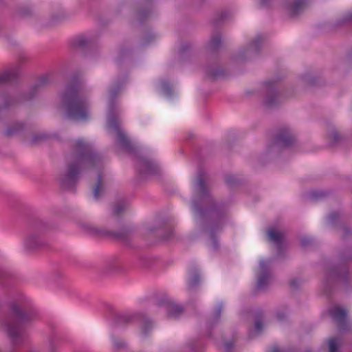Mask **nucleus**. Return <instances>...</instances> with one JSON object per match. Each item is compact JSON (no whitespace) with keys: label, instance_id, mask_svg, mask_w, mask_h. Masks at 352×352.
Here are the masks:
<instances>
[{"label":"nucleus","instance_id":"1","mask_svg":"<svg viewBox=\"0 0 352 352\" xmlns=\"http://www.w3.org/2000/svg\"><path fill=\"white\" fill-rule=\"evenodd\" d=\"M100 165V159L93 152L91 146L83 140H78L76 142L74 162L69 163L68 172L61 182L62 186L65 188L74 186L81 168H91Z\"/></svg>","mask_w":352,"mask_h":352},{"label":"nucleus","instance_id":"2","mask_svg":"<svg viewBox=\"0 0 352 352\" xmlns=\"http://www.w3.org/2000/svg\"><path fill=\"white\" fill-rule=\"evenodd\" d=\"M63 107L67 116L76 120H86L89 118V104L78 82H73L61 97Z\"/></svg>","mask_w":352,"mask_h":352},{"label":"nucleus","instance_id":"3","mask_svg":"<svg viewBox=\"0 0 352 352\" xmlns=\"http://www.w3.org/2000/svg\"><path fill=\"white\" fill-rule=\"evenodd\" d=\"M13 317L1 324V329L5 331L12 343L14 345L21 344L25 340V325L32 318V314L25 311L18 305H13Z\"/></svg>","mask_w":352,"mask_h":352},{"label":"nucleus","instance_id":"4","mask_svg":"<svg viewBox=\"0 0 352 352\" xmlns=\"http://www.w3.org/2000/svg\"><path fill=\"white\" fill-rule=\"evenodd\" d=\"M116 94V91L113 90L110 91L107 126L110 133L113 132L116 135L119 143L126 148L129 146V140L124 131L120 128V122L117 118L118 111L114 104V98Z\"/></svg>","mask_w":352,"mask_h":352},{"label":"nucleus","instance_id":"5","mask_svg":"<svg viewBox=\"0 0 352 352\" xmlns=\"http://www.w3.org/2000/svg\"><path fill=\"white\" fill-rule=\"evenodd\" d=\"M268 265L267 261H261L259 263V268L261 274L258 276L256 287L258 289H263L270 282V275L265 272Z\"/></svg>","mask_w":352,"mask_h":352},{"label":"nucleus","instance_id":"6","mask_svg":"<svg viewBox=\"0 0 352 352\" xmlns=\"http://www.w3.org/2000/svg\"><path fill=\"white\" fill-rule=\"evenodd\" d=\"M330 314L338 325L342 327L346 319V310L341 307L336 306L331 308Z\"/></svg>","mask_w":352,"mask_h":352},{"label":"nucleus","instance_id":"7","mask_svg":"<svg viewBox=\"0 0 352 352\" xmlns=\"http://www.w3.org/2000/svg\"><path fill=\"white\" fill-rule=\"evenodd\" d=\"M19 75L16 67L10 68L0 74V85L12 81Z\"/></svg>","mask_w":352,"mask_h":352},{"label":"nucleus","instance_id":"8","mask_svg":"<svg viewBox=\"0 0 352 352\" xmlns=\"http://www.w3.org/2000/svg\"><path fill=\"white\" fill-rule=\"evenodd\" d=\"M294 136L287 129H284L278 135L276 138L277 144L280 146H289L294 141Z\"/></svg>","mask_w":352,"mask_h":352},{"label":"nucleus","instance_id":"9","mask_svg":"<svg viewBox=\"0 0 352 352\" xmlns=\"http://www.w3.org/2000/svg\"><path fill=\"white\" fill-rule=\"evenodd\" d=\"M267 236L270 241L274 242L277 245H280L283 239V234L276 231L273 228L268 230Z\"/></svg>","mask_w":352,"mask_h":352},{"label":"nucleus","instance_id":"10","mask_svg":"<svg viewBox=\"0 0 352 352\" xmlns=\"http://www.w3.org/2000/svg\"><path fill=\"white\" fill-rule=\"evenodd\" d=\"M306 6L307 1L305 0H296L289 9L293 15H296L302 11Z\"/></svg>","mask_w":352,"mask_h":352},{"label":"nucleus","instance_id":"11","mask_svg":"<svg viewBox=\"0 0 352 352\" xmlns=\"http://www.w3.org/2000/svg\"><path fill=\"white\" fill-rule=\"evenodd\" d=\"M143 172L146 173H154L157 170V166L155 163L148 160H142L141 162Z\"/></svg>","mask_w":352,"mask_h":352},{"label":"nucleus","instance_id":"12","mask_svg":"<svg viewBox=\"0 0 352 352\" xmlns=\"http://www.w3.org/2000/svg\"><path fill=\"white\" fill-rule=\"evenodd\" d=\"M24 245L27 249L32 250L39 245V240L36 235L27 237L24 241Z\"/></svg>","mask_w":352,"mask_h":352},{"label":"nucleus","instance_id":"13","mask_svg":"<svg viewBox=\"0 0 352 352\" xmlns=\"http://www.w3.org/2000/svg\"><path fill=\"white\" fill-rule=\"evenodd\" d=\"M103 190V183H102V177L101 174H98V182L96 184V186L94 189V196L95 199H98L100 196V192Z\"/></svg>","mask_w":352,"mask_h":352},{"label":"nucleus","instance_id":"14","mask_svg":"<svg viewBox=\"0 0 352 352\" xmlns=\"http://www.w3.org/2000/svg\"><path fill=\"white\" fill-rule=\"evenodd\" d=\"M183 311L182 307L177 305H169L168 307V314L170 316L177 317Z\"/></svg>","mask_w":352,"mask_h":352},{"label":"nucleus","instance_id":"15","mask_svg":"<svg viewBox=\"0 0 352 352\" xmlns=\"http://www.w3.org/2000/svg\"><path fill=\"white\" fill-rule=\"evenodd\" d=\"M195 187L201 194L206 192V187L205 186L204 179L201 175H200L195 181Z\"/></svg>","mask_w":352,"mask_h":352},{"label":"nucleus","instance_id":"16","mask_svg":"<svg viewBox=\"0 0 352 352\" xmlns=\"http://www.w3.org/2000/svg\"><path fill=\"white\" fill-rule=\"evenodd\" d=\"M329 352H337L339 346L340 340L336 338H331L328 340Z\"/></svg>","mask_w":352,"mask_h":352},{"label":"nucleus","instance_id":"17","mask_svg":"<svg viewBox=\"0 0 352 352\" xmlns=\"http://www.w3.org/2000/svg\"><path fill=\"white\" fill-rule=\"evenodd\" d=\"M188 276H189V285L190 286H193L199 283V276L197 272L192 271V270L189 271Z\"/></svg>","mask_w":352,"mask_h":352},{"label":"nucleus","instance_id":"18","mask_svg":"<svg viewBox=\"0 0 352 352\" xmlns=\"http://www.w3.org/2000/svg\"><path fill=\"white\" fill-rule=\"evenodd\" d=\"M125 204L122 202L118 203L115 206L114 213L116 215H119L124 210Z\"/></svg>","mask_w":352,"mask_h":352},{"label":"nucleus","instance_id":"19","mask_svg":"<svg viewBox=\"0 0 352 352\" xmlns=\"http://www.w3.org/2000/svg\"><path fill=\"white\" fill-rule=\"evenodd\" d=\"M87 43V39L85 36H79L76 40V44L79 47H84Z\"/></svg>","mask_w":352,"mask_h":352},{"label":"nucleus","instance_id":"20","mask_svg":"<svg viewBox=\"0 0 352 352\" xmlns=\"http://www.w3.org/2000/svg\"><path fill=\"white\" fill-rule=\"evenodd\" d=\"M210 43L213 47H217L221 43V38L219 36H215L212 38Z\"/></svg>","mask_w":352,"mask_h":352},{"label":"nucleus","instance_id":"21","mask_svg":"<svg viewBox=\"0 0 352 352\" xmlns=\"http://www.w3.org/2000/svg\"><path fill=\"white\" fill-rule=\"evenodd\" d=\"M151 326H152L151 322L150 321H148V320H146L144 324V325H143V327H142V333L146 335L147 333V332H148V329L149 328H151Z\"/></svg>","mask_w":352,"mask_h":352},{"label":"nucleus","instance_id":"22","mask_svg":"<svg viewBox=\"0 0 352 352\" xmlns=\"http://www.w3.org/2000/svg\"><path fill=\"white\" fill-rule=\"evenodd\" d=\"M47 81H48L47 76H42L39 78L38 82L36 84V87L44 85L47 82Z\"/></svg>","mask_w":352,"mask_h":352},{"label":"nucleus","instance_id":"23","mask_svg":"<svg viewBox=\"0 0 352 352\" xmlns=\"http://www.w3.org/2000/svg\"><path fill=\"white\" fill-rule=\"evenodd\" d=\"M263 322L261 320H258L255 322V329L256 332H260L263 328Z\"/></svg>","mask_w":352,"mask_h":352},{"label":"nucleus","instance_id":"24","mask_svg":"<svg viewBox=\"0 0 352 352\" xmlns=\"http://www.w3.org/2000/svg\"><path fill=\"white\" fill-rule=\"evenodd\" d=\"M278 98L277 95H275L274 98H267V103L269 106H273L276 104L275 100Z\"/></svg>","mask_w":352,"mask_h":352},{"label":"nucleus","instance_id":"25","mask_svg":"<svg viewBox=\"0 0 352 352\" xmlns=\"http://www.w3.org/2000/svg\"><path fill=\"white\" fill-rule=\"evenodd\" d=\"M234 343L232 342H227L224 343V347L226 350H229L232 348Z\"/></svg>","mask_w":352,"mask_h":352},{"label":"nucleus","instance_id":"26","mask_svg":"<svg viewBox=\"0 0 352 352\" xmlns=\"http://www.w3.org/2000/svg\"><path fill=\"white\" fill-rule=\"evenodd\" d=\"M345 21L352 22V12L346 13L345 16Z\"/></svg>","mask_w":352,"mask_h":352},{"label":"nucleus","instance_id":"27","mask_svg":"<svg viewBox=\"0 0 352 352\" xmlns=\"http://www.w3.org/2000/svg\"><path fill=\"white\" fill-rule=\"evenodd\" d=\"M126 236L127 232L124 231L123 233L118 234L116 236L120 239H124L126 237Z\"/></svg>","mask_w":352,"mask_h":352},{"label":"nucleus","instance_id":"28","mask_svg":"<svg viewBox=\"0 0 352 352\" xmlns=\"http://www.w3.org/2000/svg\"><path fill=\"white\" fill-rule=\"evenodd\" d=\"M266 87L269 89H272L274 87V82L267 81L265 82Z\"/></svg>","mask_w":352,"mask_h":352},{"label":"nucleus","instance_id":"29","mask_svg":"<svg viewBox=\"0 0 352 352\" xmlns=\"http://www.w3.org/2000/svg\"><path fill=\"white\" fill-rule=\"evenodd\" d=\"M270 352H283V351L278 346H274L271 349Z\"/></svg>","mask_w":352,"mask_h":352},{"label":"nucleus","instance_id":"30","mask_svg":"<svg viewBox=\"0 0 352 352\" xmlns=\"http://www.w3.org/2000/svg\"><path fill=\"white\" fill-rule=\"evenodd\" d=\"M297 284H298V283H297V280H292L290 281V285H291V287H296V286H297Z\"/></svg>","mask_w":352,"mask_h":352},{"label":"nucleus","instance_id":"31","mask_svg":"<svg viewBox=\"0 0 352 352\" xmlns=\"http://www.w3.org/2000/svg\"><path fill=\"white\" fill-rule=\"evenodd\" d=\"M14 133H15V132H14V131H12L11 129L8 130V131H7V134H8V135H13V134H14Z\"/></svg>","mask_w":352,"mask_h":352},{"label":"nucleus","instance_id":"32","mask_svg":"<svg viewBox=\"0 0 352 352\" xmlns=\"http://www.w3.org/2000/svg\"><path fill=\"white\" fill-rule=\"evenodd\" d=\"M277 317L279 320H282L283 318V316H280L279 314H278Z\"/></svg>","mask_w":352,"mask_h":352},{"label":"nucleus","instance_id":"33","mask_svg":"<svg viewBox=\"0 0 352 352\" xmlns=\"http://www.w3.org/2000/svg\"><path fill=\"white\" fill-rule=\"evenodd\" d=\"M114 345L116 346H120L122 344H118L117 342H114Z\"/></svg>","mask_w":352,"mask_h":352},{"label":"nucleus","instance_id":"34","mask_svg":"<svg viewBox=\"0 0 352 352\" xmlns=\"http://www.w3.org/2000/svg\"><path fill=\"white\" fill-rule=\"evenodd\" d=\"M220 312L221 311L219 310L217 313V316H219L220 315Z\"/></svg>","mask_w":352,"mask_h":352}]
</instances>
